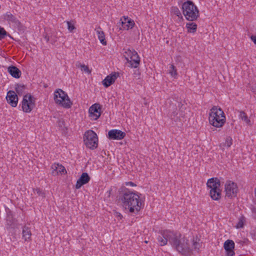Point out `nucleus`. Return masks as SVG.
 Returning <instances> with one entry per match:
<instances>
[{"instance_id": "obj_1", "label": "nucleus", "mask_w": 256, "mask_h": 256, "mask_svg": "<svg viewBox=\"0 0 256 256\" xmlns=\"http://www.w3.org/2000/svg\"><path fill=\"white\" fill-rule=\"evenodd\" d=\"M158 240L162 246L166 244L168 242L172 248L184 256H190L194 250L198 252L202 246L200 239L197 236L190 242L181 234L168 230L162 231Z\"/></svg>"}, {"instance_id": "obj_2", "label": "nucleus", "mask_w": 256, "mask_h": 256, "mask_svg": "<svg viewBox=\"0 0 256 256\" xmlns=\"http://www.w3.org/2000/svg\"><path fill=\"white\" fill-rule=\"evenodd\" d=\"M120 199L123 206L132 214H136L142 208L140 196L127 188L122 193Z\"/></svg>"}, {"instance_id": "obj_3", "label": "nucleus", "mask_w": 256, "mask_h": 256, "mask_svg": "<svg viewBox=\"0 0 256 256\" xmlns=\"http://www.w3.org/2000/svg\"><path fill=\"white\" fill-rule=\"evenodd\" d=\"M209 121L211 124L216 128L222 127L226 122L224 114L220 108L214 106L210 110Z\"/></svg>"}, {"instance_id": "obj_4", "label": "nucleus", "mask_w": 256, "mask_h": 256, "mask_svg": "<svg viewBox=\"0 0 256 256\" xmlns=\"http://www.w3.org/2000/svg\"><path fill=\"white\" fill-rule=\"evenodd\" d=\"M182 9L184 15L188 20H195L199 16L198 10L192 1L184 2L182 5Z\"/></svg>"}, {"instance_id": "obj_5", "label": "nucleus", "mask_w": 256, "mask_h": 256, "mask_svg": "<svg viewBox=\"0 0 256 256\" xmlns=\"http://www.w3.org/2000/svg\"><path fill=\"white\" fill-rule=\"evenodd\" d=\"M206 185L210 188V194L213 200H218L220 198L222 190L220 189V182L217 178H212L208 180Z\"/></svg>"}, {"instance_id": "obj_6", "label": "nucleus", "mask_w": 256, "mask_h": 256, "mask_svg": "<svg viewBox=\"0 0 256 256\" xmlns=\"http://www.w3.org/2000/svg\"><path fill=\"white\" fill-rule=\"evenodd\" d=\"M54 100L56 104L66 108H70L72 104L66 93L60 88L54 92Z\"/></svg>"}, {"instance_id": "obj_7", "label": "nucleus", "mask_w": 256, "mask_h": 256, "mask_svg": "<svg viewBox=\"0 0 256 256\" xmlns=\"http://www.w3.org/2000/svg\"><path fill=\"white\" fill-rule=\"evenodd\" d=\"M84 141L86 147L94 150L98 146V138L96 132L92 130H88L84 136Z\"/></svg>"}, {"instance_id": "obj_8", "label": "nucleus", "mask_w": 256, "mask_h": 256, "mask_svg": "<svg viewBox=\"0 0 256 256\" xmlns=\"http://www.w3.org/2000/svg\"><path fill=\"white\" fill-rule=\"evenodd\" d=\"M124 55L126 59L132 68H137L140 62V58L138 53L134 50L128 49Z\"/></svg>"}, {"instance_id": "obj_9", "label": "nucleus", "mask_w": 256, "mask_h": 256, "mask_svg": "<svg viewBox=\"0 0 256 256\" xmlns=\"http://www.w3.org/2000/svg\"><path fill=\"white\" fill-rule=\"evenodd\" d=\"M35 106V100L34 97L30 94L24 96L22 101V108L24 112H30Z\"/></svg>"}, {"instance_id": "obj_10", "label": "nucleus", "mask_w": 256, "mask_h": 256, "mask_svg": "<svg viewBox=\"0 0 256 256\" xmlns=\"http://www.w3.org/2000/svg\"><path fill=\"white\" fill-rule=\"evenodd\" d=\"M226 196L229 198H232L236 196L238 187L236 183L228 180L225 184Z\"/></svg>"}, {"instance_id": "obj_11", "label": "nucleus", "mask_w": 256, "mask_h": 256, "mask_svg": "<svg viewBox=\"0 0 256 256\" xmlns=\"http://www.w3.org/2000/svg\"><path fill=\"white\" fill-rule=\"evenodd\" d=\"M118 24V26H122V27L120 28V30H126L132 28L135 24L133 20L128 18V16H123Z\"/></svg>"}, {"instance_id": "obj_12", "label": "nucleus", "mask_w": 256, "mask_h": 256, "mask_svg": "<svg viewBox=\"0 0 256 256\" xmlns=\"http://www.w3.org/2000/svg\"><path fill=\"white\" fill-rule=\"evenodd\" d=\"M6 99L8 102L12 107H16L18 102V97L16 93L13 90L8 92Z\"/></svg>"}, {"instance_id": "obj_13", "label": "nucleus", "mask_w": 256, "mask_h": 256, "mask_svg": "<svg viewBox=\"0 0 256 256\" xmlns=\"http://www.w3.org/2000/svg\"><path fill=\"white\" fill-rule=\"evenodd\" d=\"M126 136V133L118 130H112L108 132L110 140H122Z\"/></svg>"}, {"instance_id": "obj_14", "label": "nucleus", "mask_w": 256, "mask_h": 256, "mask_svg": "<svg viewBox=\"0 0 256 256\" xmlns=\"http://www.w3.org/2000/svg\"><path fill=\"white\" fill-rule=\"evenodd\" d=\"M100 105L99 104H94L89 108V113L91 117L94 120H97L100 116Z\"/></svg>"}, {"instance_id": "obj_15", "label": "nucleus", "mask_w": 256, "mask_h": 256, "mask_svg": "<svg viewBox=\"0 0 256 256\" xmlns=\"http://www.w3.org/2000/svg\"><path fill=\"white\" fill-rule=\"evenodd\" d=\"M16 226V222L13 218L12 214L10 212L8 213L6 218V228L9 232H12L13 229Z\"/></svg>"}, {"instance_id": "obj_16", "label": "nucleus", "mask_w": 256, "mask_h": 256, "mask_svg": "<svg viewBox=\"0 0 256 256\" xmlns=\"http://www.w3.org/2000/svg\"><path fill=\"white\" fill-rule=\"evenodd\" d=\"M118 73L114 72L112 74L108 76L106 78L102 80V84L106 88H108L114 84L118 76Z\"/></svg>"}, {"instance_id": "obj_17", "label": "nucleus", "mask_w": 256, "mask_h": 256, "mask_svg": "<svg viewBox=\"0 0 256 256\" xmlns=\"http://www.w3.org/2000/svg\"><path fill=\"white\" fill-rule=\"evenodd\" d=\"M90 178L87 172H83L78 180L76 184V188L79 189L81 186L89 182Z\"/></svg>"}, {"instance_id": "obj_18", "label": "nucleus", "mask_w": 256, "mask_h": 256, "mask_svg": "<svg viewBox=\"0 0 256 256\" xmlns=\"http://www.w3.org/2000/svg\"><path fill=\"white\" fill-rule=\"evenodd\" d=\"M177 115L178 112L176 104H170L168 108V116L171 119L174 120V121H176L178 119Z\"/></svg>"}, {"instance_id": "obj_19", "label": "nucleus", "mask_w": 256, "mask_h": 256, "mask_svg": "<svg viewBox=\"0 0 256 256\" xmlns=\"http://www.w3.org/2000/svg\"><path fill=\"white\" fill-rule=\"evenodd\" d=\"M8 72L14 78H18L21 76V71L16 66H10L8 68Z\"/></svg>"}, {"instance_id": "obj_20", "label": "nucleus", "mask_w": 256, "mask_h": 256, "mask_svg": "<svg viewBox=\"0 0 256 256\" xmlns=\"http://www.w3.org/2000/svg\"><path fill=\"white\" fill-rule=\"evenodd\" d=\"M52 168L53 169L52 172L53 174L58 173L64 174V172H66L65 168L59 164H54L52 166Z\"/></svg>"}, {"instance_id": "obj_21", "label": "nucleus", "mask_w": 256, "mask_h": 256, "mask_svg": "<svg viewBox=\"0 0 256 256\" xmlns=\"http://www.w3.org/2000/svg\"><path fill=\"white\" fill-rule=\"evenodd\" d=\"M4 19L16 26H18L20 24L19 20L10 12H6L4 16Z\"/></svg>"}, {"instance_id": "obj_22", "label": "nucleus", "mask_w": 256, "mask_h": 256, "mask_svg": "<svg viewBox=\"0 0 256 256\" xmlns=\"http://www.w3.org/2000/svg\"><path fill=\"white\" fill-rule=\"evenodd\" d=\"M96 30L100 42L102 44L106 46V41L105 39L104 32L102 30V28L100 26Z\"/></svg>"}, {"instance_id": "obj_23", "label": "nucleus", "mask_w": 256, "mask_h": 256, "mask_svg": "<svg viewBox=\"0 0 256 256\" xmlns=\"http://www.w3.org/2000/svg\"><path fill=\"white\" fill-rule=\"evenodd\" d=\"M22 234V238L24 240H27L30 238L32 234L30 228L28 226H25L23 227Z\"/></svg>"}, {"instance_id": "obj_24", "label": "nucleus", "mask_w": 256, "mask_h": 256, "mask_svg": "<svg viewBox=\"0 0 256 256\" xmlns=\"http://www.w3.org/2000/svg\"><path fill=\"white\" fill-rule=\"evenodd\" d=\"M234 242L232 240H228L224 244V248L226 250H232L234 248Z\"/></svg>"}, {"instance_id": "obj_25", "label": "nucleus", "mask_w": 256, "mask_h": 256, "mask_svg": "<svg viewBox=\"0 0 256 256\" xmlns=\"http://www.w3.org/2000/svg\"><path fill=\"white\" fill-rule=\"evenodd\" d=\"M186 28L188 32L194 33L197 29V25L194 22H190L186 24Z\"/></svg>"}, {"instance_id": "obj_26", "label": "nucleus", "mask_w": 256, "mask_h": 256, "mask_svg": "<svg viewBox=\"0 0 256 256\" xmlns=\"http://www.w3.org/2000/svg\"><path fill=\"white\" fill-rule=\"evenodd\" d=\"M242 120H244L248 125H252L250 120L248 118L246 114L243 111H240L239 115Z\"/></svg>"}, {"instance_id": "obj_27", "label": "nucleus", "mask_w": 256, "mask_h": 256, "mask_svg": "<svg viewBox=\"0 0 256 256\" xmlns=\"http://www.w3.org/2000/svg\"><path fill=\"white\" fill-rule=\"evenodd\" d=\"M26 86L24 85L16 84L15 86V90L16 93L19 95H22L24 93Z\"/></svg>"}, {"instance_id": "obj_28", "label": "nucleus", "mask_w": 256, "mask_h": 256, "mask_svg": "<svg viewBox=\"0 0 256 256\" xmlns=\"http://www.w3.org/2000/svg\"><path fill=\"white\" fill-rule=\"evenodd\" d=\"M168 72H169L168 73L172 77L176 78L178 75L176 69V67L174 66V65L172 64L170 65V68L168 70Z\"/></svg>"}, {"instance_id": "obj_29", "label": "nucleus", "mask_w": 256, "mask_h": 256, "mask_svg": "<svg viewBox=\"0 0 256 256\" xmlns=\"http://www.w3.org/2000/svg\"><path fill=\"white\" fill-rule=\"evenodd\" d=\"M170 12L172 13L176 16H177L182 18L181 12L178 7L172 6L170 9Z\"/></svg>"}, {"instance_id": "obj_30", "label": "nucleus", "mask_w": 256, "mask_h": 256, "mask_svg": "<svg viewBox=\"0 0 256 256\" xmlns=\"http://www.w3.org/2000/svg\"><path fill=\"white\" fill-rule=\"evenodd\" d=\"M245 218L243 216H242L239 219L238 224H236V228H242L244 225Z\"/></svg>"}, {"instance_id": "obj_31", "label": "nucleus", "mask_w": 256, "mask_h": 256, "mask_svg": "<svg viewBox=\"0 0 256 256\" xmlns=\"http://www.w3.org/2000/svg\"><path fill=\"white\" fill-rule=\"evenodd\" d=\"M232 138L230 136L226 137V138L225 140L224 145L226 146L227 147L229 148L232 146Z\"/></svg>"}, {"instance_id": "obj_32", "label": "nucleus", "mask_w": 256, "mask_h": 256, "mask_svg": "<svg viewBox=\"0 0 256 256\" xmlns=\"http://www.w3.org/2000/svg\"><path fill=\"white\" fill-rule=\"evenodd\" d=\"M6 34L7 32L3 28L0 26V40L3 39L6 35Z\"/></svg>"}, {"instance_id": "obj_33", "label": "nucleus", "mask_w": 256, "mask_h": 256, "mask_svg": "<svg viewBox=\"0 0 256 256\" xmlns=\"http://www.w3.org/2000/svg\"><path fill=\"white\" fill-rule=\"evenodd\" d=\"M57 124L60 128L63 129L64 128V121L62 119H58Z\"/></svg>"}, {"instance_id": "obj_34", "label": "nucleus", "mask_w": 256, "mask_h": 256, "mask_svg": "<svg viewBox=\"0 0 256 256\" xmlns=\"http://www.w3.org/2000/svg\"><path fill=\"white\" fill-rule=\"evenodd\" d=\"M66 22L68 24V28L70 32H72L76 28L74 24H72L71 22L68 21Z\"/></svg>"}, {"instance_id": "obj_35", "label": "nucleus", "mask_w": 256, "mask_h": 256, "mask_svg": "<svg viewBox=\"0 0 256 256\" xmlns=\"http://www.w3.org/2000/svg\"><path fill=\"white\" fill-rule=\"evenodd\" d=\"M34 191L36 192L38 195L42 196V198L45 197V194L41 189L37 188L34 190Z\"/></svg>"}, {"instance_id": "obj_36", "label": "nucleus", "mask_w": 256, "mask_h": 256, "mask_svg": "<svg viewBox=\"0 0 256 256\" xmlns=\"http://www.w3.org/2000/svg\"><path fill=\"white\" fill-rule=\"evenodd\" d=\"M80 66L82 71L88 73H90V72L88 66L84 64H80Z\"/></svg>"}, {"instance_id": "obj_37", "label": "nucleus", "mask_w": 256, "mask_h": 256, "mask_svg": "<svg viewBox=\"0 0 256 256\" xmlns=\"http://www.w3.org/2000/svg\"><path fill=\"white\" fill-rule=\"evenodd\" d=\"M226 256H234L235 255L234 249H232V250H226Z\"/></svg>"}, {"instance_id": "obj_38", "label": "nucleus", "mask_w": 256, "mask_h": 256, "mask_svg": "<svg viewBox=\"0 0 256 256\" xmlns=\"http://www.w3.org/2000/svg\"><path fill=\"white\" fill-rule=\"evenodd\" d=\"M251 210L252 212L253 218L256 219V208H255L254 206H252L251 208Z\"/></svg>"}, {"instance_id": "obj_39", "label": "nucleus", "mask_w": 256, "mask_h": 256, "mask_svg": "<svg viewBox=\"0 0 256 256\" xmlns=\"http://www.w3.org/2000/svg\"><path fill=\"white\" fill-rule=\"evenodd\" d=\"M56 41V38L55 36H50V42L52 44H54Z\"/></svg>"}, {"instance_id": "obj_40", "label": "nucleus", "mask_w": 256, "mask_h": 256, "mask_svg": "<svg viewBox=\"0 0 256 256\" xmlns=\"http://www.w3.org/2000/svg\"><path fill=\"white\" fill-rule=\"evenodd\" d=\"M126 186H136V184H134L133 182H126Z\"/></svg>"}, {"instance_id": "obj_41", "label": "nucleus", "mask_w": 256, "mask_h": 256, "mask_svg": "<svg viewBox=\"0 0 256 256\" xmlns=\"http://www.w3.org/2000/svg\"><path fill=\"white\" fill-rule=\"evenodd\" d=\"M134 77L137 78L140 75V72L138 70H135L134 73Z\"/></svg>"}, {"instance_id": "obj_42", "label": "nucleus", "mask_w": 256, "mask_h": 256, "mask_svg": "<svg viewBox=\"0 0 256 256\" xmlns=\"http://www.w3.org/2000/svg\"><path fill=\"white\" fill-rule=\"evenodd\" d=\"M250 39L254 42V43L256 45V36L252 35L250 36Z\"/></svg>"}, {"instance_id": "obj_43", "label": "nucleus", "mask_w": 256, "mask_h": 256, "mask_svg": "<svg viewBox=\"0 0 256 256\" xmlns=\"http://www.w3.org/2000/svg\"><path fill=\"white\" fill-rule=\"evenodd\" d=\"M250 234L252 236V238L256 240V232H250Z\"/></svg>"}, {"instance_id": "obj_44", "label": "nucleus", "mask_w": 256, "mask_h": 256, "mask_svg": "<svg viewBox=\"0 0 256 256\" xmlns=\"http://www.w3.org/2000/svg\"><path fill=\"white\" fill-rule=\"evenodd\" d=\"M50 38L47 34L44 36V39L46 40V42H48L50 40Z\"/></svg>"}, {"instance_id": "obj_45", "label": "nucleus", "mask_w": 256, "mask_h": 256, "mask_svg": "<svg viewBox=\"0 0 256 256\" xmlns=\"http://www.w3.org/2000/svg\"><path fill=\"white\" fill-rule=\"evenodd\" d=\"M238 243L240 244L241 245L243 246L244 243V241H242V240H240L238 242Z\"/></svg>"}, {"instance_id": "obj_46", "label": "nucleus", "mask_w": 256, "mask_h": 256, "mask_svg": "<svg viewBox=\"0 0 256 256\" xmlns=\"http://www.w3.org/2000/svg\"><path fill=\"white\" fill-rule=\"evenodd\" d=\"M118 216L120 217V218H122V215L120 213L118 214Z\"/></svg>"}, {"instance_id": "obj_47", "label": "nucleus", "mask_w": 256, "mask_h": 256, "mask_svg": "<svg viewBox=\"0 0 256 256\" xmlns=\"http://www.w3.org/2000/svg\"><path fill=\"white\" fill-rule=\"evenodd\" d=\"M178 104V106H180L181 105V104L180 103V102H177Z\"/></svg>"}]
</instances>
